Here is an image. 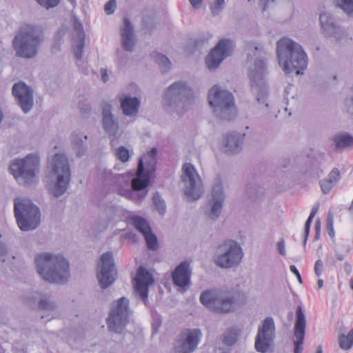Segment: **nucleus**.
Returning <instances> with one entry per match:
<instances>
[{"instance_id":"nucleus-5","label":"nucleus","mask_w":353,"mask_h":353,"mask_svg":"<svg viewBox=\"0 0 353 353\" xmlns=\"http://www.w3.org/2000/svg\"><path fill=\"white\" fill-rule=\"evenodd\" d=\"M42 41L39 29L35 26L28 25L19 30L12 44L17 57L29 59L36 57Z\"/></svg>"},{"instance_id":"nucleus-34","label":"nucleus","mask_w":353,"mask_h":353,"mask_svg":"<svg viewBox=\"0 0 353 353\" xmlns=\"http://www.w3.org/2000/svg\"><path fill=\"white\" fill-rule=\"evenodd\" d=\"M257 334L275 337V325L272 317H266L263 320L262 325L258 328Z\"/></svg>"},{"instance_id":"nucleus-12","label":"nucleus","mask_w":353,"mask_h":353,"mask_svg":"<svg viewBox=\"0 0 353 353\" xmlns=\"http://www.w3.org/2000/svg\"><path fill=\"white\" fill-rule=\"evenodd\" d=\"M266 74L267 68L264 60L256 58L254 62V69L250 70L248 77L252 91L257 94L258 102L268 107V103H267L268 85L265 79Z\"/></svg>"},{"instance_id":"nucleus-55","label":"nucleus","mask_w":353,"mask_h":353,"mask_svg":"<svg viewBox=\"0 0 353 353\" xmlns=\"http://www.w3.org/2000/svg\"><path fill=\"white\" fill-rule=\"evenodd\" d=\"M314 229H315V234H314L313 241H318L321 236V220L319 218H318L315 221Z\"/></svg>"},{"instance_id":"nucleus-48","label":"nucleus","mask_w":353,"mask_h":353,"mask_svg":"<svg viewBox=\"0 0 353 353\" xmlns=\"http://www.w3.org/2000/svg\"><path fill=\"white\" fill-rule=\"evenodd\" d=\"M334 221L332 213L329 212L326 219V230L330 236H334V230L333 226Z\"/></svg>"},{"instance_id":"nucleus-43","label":"nucleus","mask_w":353,"mask_h":353,"mask_svg":"<svg viewBox=\"0 0 353 353\" xmlns=\"http://www.w3.org/2000/svg\"><path fill=\"white\" fill-rule=\"evenodd\" d=\"M305 333L294 332V353H302Z\"/></svg>"},{"instance_id":"nucleus-47","label":"nucleus","mask_w":353,"mask_h":353,"mask_svg":"<svg viewBox=\"0 0 353 353\" xmlns=\"http://www.w3.org/2000/svg\"><path fill=\"white\" fill-rule=\"evenodd\" d=\"M38 4L46 9L53 8L58 6L61 0H35Z\"/></svg>"},{"instance_id":"nucleus-9","label":"nucleus","mask_w":353,"mask_h":353,"mask_svg":"<svg viewBox=\"0 0 353 353\" xmlns=\"http://www.w3.org/2000/svg\"><path fill=\"white\" fill-rule=\"evenodd\" d=\"M199 299L203 306L217 314H228L235 310L236 299L228 291L208 290L201 292Z\"/></svg>"},{"instance_id":"nucleus-8","label":"nucleus","mask_w":353,"mask_h":353,"mask_svg":"<svg viewBox=\"0 0 353 353\" xmlns=\"http://www.w3.org/2000/svg\"><path fill=\"white\" fill-rule=\"evenodd\" d=\"M208 99L214 115L219 119L231 121L235 119L236 110L232 92L215 85L209 90Z\"/></svg>"},{"instance_id":"nucleus-33","label":"nucleus","mask_w":353,"mask_h":353,"mask_svg":"<svg viewBox=\"0 0 353 353\" xmlns=\"http://www.w3.org/2000/svg\"><path fill=\"white\" fill-rule=\"evenodd\" d=\"M333 141L336 149H343L353 145V136L345 132L334 136Z\"/></svg>"},{"instance_id":"nucleus-11","label":"nucleus","mask_w":353,"mask_h":353,"mask_svg":"<svg viewBox=\"0 0 353 353\" xmlns=\"http://www.w3.org/2000/svg\"><path fill=\"white\" fill-rule=\"evenodd\" d=\"M243 256L240 245L234 240L227 239L216 248L214 262L221 268H232L241 263Z\"/></svg>"},{"instance_id":"nucleus-41","label":"nucleus","mask_w":353,"mask_h":353,"mask_svg":"<svg viewBox=\"0 0 353 353\" xmlns=\"http://www.w3.org/2000/svg\"><path fill=\"white\" fill-rule=\"evenodd\" d=\"M85 46V37L77 38L75 43L73 44V52L75 58L77 60H81L83 55V48Z\"/></svg>"},{"instance_id":"nucleus-21","label":"nucleus","mask_w":353,"mask_h":353,"mask_svg":"<svg viewBox=\"0 0 353 353\" xmlns=\"http://www.w3.org/2000/svg\"><path fill=\"white\" fill-rule=\"evenodd\" d=\"M183 181L189 183L185 190V195L193 200L199 199L203 194V189L200 185H196L194 174L197 173L194 166L190 163H186L183 165Z\"/></svg>"},{"instance_id":"nucleus-28","label":"nucleus","mask_w":353,"mask_h":353,"mask_svg":"<svg viewBox=\"0 0 353 353\" xmlns=\"http://www.w3.org/2000/svg\"><path fill=\"white\" fill-rule=\"evenodd\" d=\"M273 336H265L257 334L255 338V349L261 353L268 352L273 344Z\"/></svg>"},{"instance_id":"nucleus-54","label":"nucleus","mask_w":353,"mask_h":353,"mask_svg":"<svg viewBox=\"0 0 353 353\" xmlns=\"http://www.w3.org/2000/svg\"><path fill=\"white\" fill-rule=\"evenodd\" d=\"M74 28L75 31L77 32V38L79 37H85V32L83 30V25L79 21H75L74 23Z\"/></svg>"},{"instance_id":"nucleus-61","label":"nucleus","mask_w":353,"mask_h":353,"mask_svg":"<svg viewBox=\"0 0 353 353\" xmlns=\"http://www.w3.org/2000/svg\"><path fill=\"white\" fill-rule=\"evenodd\" d=\"M319 203H317L315 205H313L310 216H308L307 219L311 221L312 222L314 217L315 216L316 214L317 213L319 210Z\"/></svg>"},{"instance_id":"nucleus-39","label":"nucleus","mask_w":353,"mask_h":353,"mask_svg":"<svg viewBox=\"0 0 353 353\" xmlns=\"http://www.w3.org/2000/svg\"><path fill=\"white\" fill-rule=\"evenodd\" d=\"M143 236L145 239L147 248L149 250L154 251L159 248L158 239L156 234L152 232V230Z\"/></svg>"},{"instance_id":"nucleus-24","label":"nucleus","mask_w":353,"mask_h":353,"mask_svg":"<svg viewBox=\"0 0 353 353\" xmlns=\"http://www.w3.org/2000/svg\"><path fill=\"white\" fill-rule=\"evenodd\" d=\"M102 127L109 137H115L119 130V123L112 113V105L104 103L102 105Z\"/></svg>"},{"instance_id":"nucleus-20","label":"nucleus","mask_w":353,"mask_h":353,"mask_svg":"<svg viewBox=\"0 0 353 353\" xmlns=\"http://www.w3.org/2000/svg\"><path fill=\"white\" fill-rule=\"evenodd\" d=\"M202 337L200 329H185L181 333L180 345L175 346L177 353H192L198 347Z\"/></svg>"},{"instance_id":"nucleus-31","label":"nucleus","mask_w":353,"mask_h":353,"mask_svg":"<svg viewBox=\"0 0 353 353\" xmlns=\"http://www.w3.org/2000/svg\"><path fill=\"white\" fill-rule=\"evenodd\" d=\"M241 334V330L236 327H232L225 330L223 334V343L227 346L234 345Z\"/></svg>"},{"instance_id":"nucleus-58","label":"nucleus","mask_w":353,"mask_h":353,"mask_svg":"<svg viewBox=\"0 0 353 353\" xmlns=\"http://www.w3.org/2000/svg\"><path fill=\"white\" fill-rule=\"evenodd\" d=\"M80 112L83 114H89L91 112V106L84 102L79 104Z\"/></svg>"},{"instance_id":"nucleus-4","label":"nucleus","mask_w":353,"mask_h":353,"mask_svg":"<svg viewBox=\"0 0 353 353\" xmlns=\"http://www.w3.org/2000/svg\"><path fill=\"white\" fill-rule=\"evenodd\" d=\"M194 101L192 88L185 81H178L165 89L161 103L167 113L181 116L188 111Z\"/></svg>"},{"instance_id":"nucleus-23","label":"nucleus","mask_w":353,"mask_h":353,"mask_svg":"<svg viewBox=\"0 0 353 353\" xmlns=\"http://www.w3.org/2000/svg\"><path fill=\"white\" fill-rule=\"evenodd\" d=\"M192 269L190 262L185 260L181 262L174 270L172 274V281L174 285L185 288L191 283Z\"/></svg>"},{"instance_id":"nucleus-51","label":"nucleus","mask_w":353,"mask_h":353,"mask_svg":"<svg viewBox=\"0 0 353 353\" xmlns=\"http://www.w3.org/2000/svg\"><path fill=\"white\" fill-rule=\"evenodd\" d=\"M117 8V1L110 0L104 6V10L107 14H112Z\"/></svg>"},{"instance_id":"nucleus-50","label":"nucleus","mask_w":353,"mask_h":353,"mask_svg":"<svg viewBox=\"0 0 353 353\" xmlns=\"http://www.w3.org/2000/svg\"><path fill=\"white\" fill-rule=\"evenodd\" d=\"M225 3V0H215L214 4L211 6V12L214 16L219 14V11L223 9V6Z\"/></svg>"},{"instance_id":"nucleus-35","label":"nucleus","mask_w":353,"mask_h":353,"mask_svg":"<svg viewBox=\"0 0 353 353\" xmlns=\"http://www.w3.org/2000/svg\"><path fill=\"white\" fill-rule=\"evenodd\" d=\"M306 319L301 305H299L296 311L294 332L305 333Z\"/></svg>"},{"instance_id":"nucleus-1","label":"nucleus","mask_w":353,"mask_h":353,"mask_svg":"<svg viewBox=\"0 0 353 353\" xmlns=\"http://www.w3.org/2000/svg\"><path fill=\"white\" fill-rule=\"evenodd\" d=\"M157 155V148L153 147L139 157L135 172L130 171L114 176L110 172L105 176V179L108 180L110 175L112 183L117 186L116 192L118 194L137 203H141L147 196L148 188L155 177Z\"/></svg>"},{"instance_id":"nucleus-37","label":"nucleus","mask_w":353,"mask_h":353,"mask_svg":"<svg viewBox=\"0 0 353 353\" xmlns=\"http://www.w3.org/2000/svg\"><path fill=\"white\" fill-rule=\"evenodd\" d=\"M339 346L342 350H347L353 345V328L350 330L347 335L341 334L339 336Z\"/></svg>"},{"instance_id":"nucleus-19","label":"nucleus","mask_w":353,"mask_h":353,"mask_svg":"<svg viewBox=\"0 0 353 353\" xmlns=\"http://www.w3.org/2000/svg\"><path fill=\"white\" fill-rule=\"evenodd\" d=\"M319 23L325 37H332L337 42L341 41L344 30L332 14L327 12H321Z\"/></svg>"},{"instance_id":"nucleus-59","label":"nucleus","mask_w":353,"mask_h":353,"mask_svg":"<svg viewBox=\"0 0 353 353\" xmlns=\"http://www.w3.org/2000/svg\"><path fill=\"white\" fill-rule=\"evenodd\" d=\"M277 250L279 253L282 256H285V247L283 239H281L277 243Z\"/></svg>"},{"instance_id":"nucleus-42","label":"nucleus","mask_w":353,"mask_h":353,"mask_svg":"<svg viewBox=\"0 0 353 353\" xmlns=\"http://www.w3.org/2000/svg\"><path fill=\"white\" fill-rule=\"evenodd\" d=\"M336 3L347 15L353 14V0H336Z\"/></svg>"},{"instance_id":"nucleus-16","label":"nucleus","mask_w":353,"mask_h":353,"mask_svg":"<svg viewBox=\"0 0 353 353\" xmlns=\"http://www.w3.org/2000/svg\"><path fill=\"white\" fill-rule=\"evenodd\" d=\"M211 196L212 198L208 203L210 210L206 214L211 219L216 220L221 215L225 199L223 185L220 176H218L215 179L212 188Z\"/></svg>"},{"instance_id":"nucleus-64","label":"nucleus","mask_w":353,"mask_h":353,"mask_svg":"<svg viewBox=\"0 0 353 353\" xmlns=\"http://www.w3.org/2000/svg\"><path fill=\"white\" fill-rule=\"evenodd\" d=\"M192 6L194 8H199L201 6L203 0H189Z\"/></svg>"},{"instance_id":"nucleus-7","label":"nucleus","mask_w":353,"mask_h":353,"mask_svg":"<svg viewBox=\"0 0 353 353\" xmlns=\"http://www.w3.org/2000/svg\"><path fill=\"white\" fill-rule=\"evenodd\" d=\"M39 168V156L31 153L22 159H14L9 165V170L18 183L28 188L37 182Z\"/></svg>"},{"instance_id":"nucleus-27","label":"nucleus","mask_w":353,"mask_h":353,"mask_svg":"<svg viewBox=\"0 0 353 353\" xmlns=\"http://www.w3.org/2000/svg\"><path fill=\"white\" fill-rule=\"evenodd\" d=\"M141 102L137 97L125 95L120 99V105L123 114L127 117H132L139 112Z\"/></svg>"},{"instance_id":"nucleus-15","label":"nucleus","mask_w":353,"mask_h":353,"mask_svg":"<svg viewBox=\"0 0 353 353\" xmlns=\"http://www.w3.org/2000/svg\"><path fill=\"white\" fill-rule=\"evenodd\" d=\"M101 266L97 272V277L101 288L105 290L110 287L117 277V271L113 254L110 251L104 252L101 256Z\"/></svg>"},{"instance_id":"nucleus-6","label":"nucleus","mask_w":353,"mask_h":353,"mask_svg":"<svg viewBox=\"0 0 353 353\" xmlns=\"http://www.w3.org/2000/svg\"><path fill=\"white\" fill-rule=\"evenodd\" d=\"M48 169L50 176L55 179L50 192L55 198H59L68 189L71 180L70 165L64 153H56L48 159Z\"/></svg>"},{"instance_id":"nucleus-18","label":"nucleus","mask_w":353,"mask_h":353,"mask_svg":"<svg viewBox=\"0 0 353 353\" xmlns=\"http://www.w3.org/2000/svg\"><path fill=\"white\" fill-rule=\"evenodd\" d=\"M154 283L152 273L145 267L139 266L134 279V292L147 305L149 287Z\"/></svg>"},{"instance_id":"nucleus-17","label":"nucleus","mask_w":353,"mask_h":353,"mask_svg":"<svg viewBox=\"0 0 353 353\" xmlns=\"http://www.w3.org/2000/svg\"><path fill=\"white\" fill-rule=\"evenodd\" d=\"M17 105L24 114H28L34 105V94L32 89L24 82L16 83L12 88Z\"/></svg>"},{"instance_id":"nucleus-52","label":"nucleus","mask_w":353,"mask_h":353,"mask_svg":"<svg viewBox=\"0 0 353 353\" xmlns=\"http://www.w3.org/2000/svg\"><path fill=\"white\" fill-rule=\"evenodd\" d=\"M340 172L336 168H334L328 174V179L334 184L340 180Z\"/></svg>"},{"instance_id":"nucleus-36","label":"nucleus","mask_w":353,"mask_h":353,"mask_svg":"<svg viewBox=\"0 0 353 353\" xmlns=\"http://www.w3.org/2000/svg\"><path fill=\"white\" fill-rule=\"evenodd\" d=\"M132 222L136 230L143 235L152 230L149 222L142 216H134L132 219Z\"/></svg>"},{"instance_id":"nucleus-56","label":"nucleus","mask_w":353,"mask_h":353,"mask_svg":"<svg viewBox=\"0 0 353 353\" xmlns=\"http://www.w3.org/2000/svg\"><path fill=\"white\" fill-rule=\"evenodd\" d=\"M2 234H0V258L4 257L8 253V248L6 243L1 241Z\"/></svg>"},{"instance_id":"nucleus-2","label":"nucleus","mask_w":353,"mask_h":353,"mask_svg":"<svg viewBox=\"0 0 353 353\" xmlns=\"http://www.w3.org/2000/svg\"><path fill=\"white\" fill-rule=\"evenodd\" d=\"M34 262L37 272L44 281L58 284L68 281L69 262L63 255L43 252L35 256Z\"/></svg>"},{"instance_id":"nucleus-26","label":"nucleus","mask_w":353,"mask_h":353,"mask_svg":"<svg viewBox=\"0 0 353 353\" xmlns=\"http://www.w3.org/2000/svg\"><path fill=\"white\" fill-rule=\"evenodd\" d=\"M88 139L87 135L73 132L70 137L71 147L77 158L86 155L88 147L85 142Z\"/></svg>"},{"instance_id":"nucleus-53","label":"nucleus","mask_w":353,"mask_h":353,"mask_svg":"<svg viewBox=\"0 0 353 353\" xmlns=\"http://www.w3.org/2000/svg\"><path fill=\"white\" fill-rule=\"evenodd\" d=\"M64 36V32L62 29H59L56 34L54 36V41L57 44V50H60L61 45L63 41V38Z\"/></svg>"},{"instance_id":"nucleus-30","label":"nucleus","mask_w":353,"mask_h":353,"mask_svg":"<svg viewBox=\"0 0 353 353\" xmlns=\"http://www.w3.org/2000/svg\"><path fill=\"white\" fill-rule=\"evenodd\" d=\"M150 56L159 65L162 73H167L170 70L172 63L167 56L156 51L152 52Z\"/></svg>"},{"instance_id":"nucleus-32","label":"nucleus","mask_w":353,"mask_h":353,"mask_svg":"<svg viewBox=\"0 0 353 353\" xmlns=\"http://www.w3.org/2000/svg\"><path fill=\"white\" fill-rule=\"evenodd\" d=\"M208 38L204 37L190 39L185 46V50L190 54H193L197 50H201L208 43Z\"/></svg>"},{"instance_id":"nucleus-46","label":"nucleus","mask_w":353,"mask_h":353,"mask_svg":"<svg viewBox=\"0 0 353 353\" xmlns=\"http://www.w3.org/2000/svg\"><path fill=\"white\" fill-rule=\"evenodd\" d=\"M245 194L250 199H256L259 195L258 186L256 184L248 183L245 186Z\"/></svg>"},{"instance_id":"nucleus-45","label":"nucleus","mask_w":353,"mask_h":353,"mask_svg":"<svg viewBox=\"0 0 353 353\" xmlns=\"http://www.w3.org/2000/svg\"><path fill=\"white\" fill-rule=\"evenodd\" d=\"M115 155L122 163H126L130 158L129 150L125 146H120L116 150Z\"/></svg>"},{"instance_id":"nucleus-44","label":"nucleus","mask_w":353,"mask_h":353,"mask_svg":"<svg viewBox=\"0 0 353 353\" xmlns=\"http://www.w3.org/2000/svg\"><path fill=\"white\" fill-rule=\"evenodd\" d=\"M57 304L47 298H42L38 303V308L41 310L54 311Z\"/></svg>"},{"instance_id":"nucleus-49","label":"nucleus","mask_w":353,"mask_h":353,"mask_svg":"<svg viewBox=\"0 0 353 353\" xmlns=\"http://www.w3.org/2000/svg\"><path fill=\"white\" fill-rule=\"evenodd\" d=\"M334 183L329 179H324L320 181V185L322 192L324 194H328L334 186Z\"/></svg>"},{"instance_id":"nucleus-14","label":"nucleus","mask_w":353,"mask_h":353,"mask_svg":"<svg viewBox=\"0 0 353 353\" xmlns=\"http://www.w3.org/2000/svg\"><path fill=\"white\" fill-rule=\"evenodd\" d=\"M234 48L235 43L231 39H220L205 57L208 69L213 71L218 68L224 59L232 55Z\"/></svg>"},{"instance_id":"nucleus-57","label":"nucleus","mask_w":353,"mask_h":353,"mask_svg":"<svg viewBox=\"0 0 353 353\" xmlns=\"http://www.w3.org/2000/svg\"><path fill=\"white\" fill-rule=\"evenodd\" d=\"M323 263L322 260L318 259L314 264V272L317 276H320L323 272Z\"/></svg>"},{"instance_id":"nucleus-22","label":"nucleus","mask_w":353,"mask_h":353,"mask_svg":"<svg viewBox=\"0 0 353 353\" xmlns=\"http://www.w3.org/2000/svg\"><path fill=\"white\" fill-rule=\"evenodd\" d=\"M245 134H241L235 131L229 132L224 134L221 143L223 151L228 154L239 153L243 149Z\"/></svg>"},{"instance_id":"nucleus-62","label":"nucleus","mask_w":353,"mask_h":353,"mask_svg":"<svg viewBox=\"0 0 353 353\" xmlns=\"http://www.w3.org/2000/svg\"><path fill=\"white\" fill-rule=\"evenodd\" d=\"M310 228L304 226V232H303V245L304 248H305V246H306V243H307V239H308V237L310 235Z\"/></svg>"},{"instance_id":"nucleus-38","label":"nucleus","mask_w":353,"mask_h":353,"mask_svg":"<svg viewBox=\"0 0 353 353\" xmlns=\"http://www.w3.org/2000/svg\"><path fill=\"white\" fill-rule=\"evenodd\" d=\"M152 203L154 210L161 215H164L166 212V205L164 199H162L159 192H156L152 196Z\"/></svg>"},{"instance_id":"nucleus-63","label":"nucleus","mask_w":353,"mask_h":353,"mask_svg":"<svg viewBox=\"0 0 353 353\" xmlns=\"http://www.w3.org/2000/svg\"><path fill=\"white\" fill-rule=\"evenodd\" d=\"M101 80L103 82L106 83L109 80V77L108 74V71L105 68H101Z\"/></svg>"},{"instance_id":"nucleus-25","label":"nucleus","mask_w":353,"mask_h":353,"mask_svg":"<svg viewBox=\"0 0 353 353\" xmlns=\"http://www.w3.org/2000/svg\"><path fill=\"white\" fill-rule=\"evenodd\" d=\"M123 25L124 27L121 33L122 47L125 50L132 52L135 46L134 26L128 18L123 19Z\"/></svg>"},{"instance_id":"nucleus-13","label":"nucleus","mask_w":353,"mask_h":353,"mask_svg":"<svg viewBox=\"0 0 353 353\" xmlns=\"http://www.w3.org/2000/svg\"><path fill=\"white\" fill-rule=\"evenodd\" d=\"M129 300L126 297L119 299L112 307L106 320L110 332L121 334L128 323Z\"/></svg>"},{"instance_id":"nucleus-29","label":"nucleus","mask_w":353,"mask_h":353,"mask_svg":"<svg viewBox=\"0 0 353 353\" xmlns=\"http://www.w3.org/2000/svg\"><path fill=\"white\" fill-rule=\"evenodd\" d=\"M307 158L305 174L312 177H319L323 172L321 168V163L316 158L311 157L310 155L307 156Z\"/></svg>"},{"instance_id":"nucleus-60","label":"nucleus","mask_w":353,"mask_h":353,"mask_svg":"<svg viewBox=\"0 0 353 353\" xmlns=\"http://www.w3.org/2000/svg\"><path fill=\"white\" fill-rule=\"evenodd\" d=\"M290 271L294 274L296 275L299 282L300 283H302L303 281H302V278H301V274L299 271V270L297 269V268L294 265H291L290 266Z\"/></svg>"},{"instance_id":"nucleus-40","label":"nucleus","mask_w":353,"mask_h":353,"mask_svg":"<svg viewBox=\"0 0 353 353\" xmlns=\"http://www.w3.org/2000/svg\"><path fill=\"white\" fill-rule=\"evenodd\" d=\"M141 27L145 34H151L156 27L154 17L152 16L143 17Z\"/></svg>"},{"instance_id":"nucleus-10","label":"nucleus","mask_w":353,"mask_h":353,"mask_svg":"<svg viewBox=\"0 0 353 353\" xmlns=\"http://www.w3.org/2000/svg\"><path fill=\"white\" fill-rule=\"evenodd\" d=\"M14 212L17 225L21 231L34 230L40 225V210L30 200L15 201Z\"/></svg>"},{"instance_id":"nucleus-3","label":"nucleus","mask_w":353,"mask_h":353,"mask_svg":"<svg viewBox=\"0 0 353 353\" xmlns=\"http://www.w3.org/2000/svg\"><path fill=\"white\" fill-rule=\"evenodd\" d=\"M276 54L283 72L289 74L295 72L296 75L303 74L307 65V54L303 47L288 38L277 42Z\"/></svg>"}]
</instances>
